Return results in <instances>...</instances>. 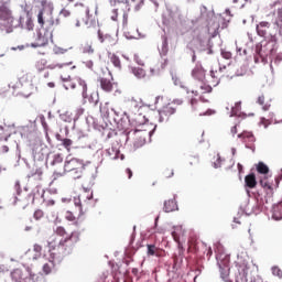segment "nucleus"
Segmentation results:
<instances>
[{"label": "nucleus", "instance_id": "f257e3e1", "mask_svg": "<svg viewBox=\"0 0 282 282\" xmlns=\"http://www.w3.org/2000/svg\"><path fill=\"white\" fill-rule=\"evenodd\" d=\"M258 36L264 41L256 44L254 63H259V58L265 61L268 56H274L279 50V36H282V8L278 10V18L273 22L262 21L256 26Z\"/></svg>", "mask_w": 282, "mask_h": 282}, {"label": "nucleus", "instance_id": "f03ea898", "mask_svg": "<svg viewBox=\"0 0 282 282\" xmlns=\"http://www.w3.org/2000/svg\"><path fill=\"white\" fill-rule=\"evenodd\" d=\"M55 232L62 238H55L47 242L50 252L48 261L52 263V265L63 263V259H65V257H69V254L74 252L76 243L80 241V231H73L67 235L65 227L58 226Z\"/></svg>", "mask_w": 282, "mask_h": 282}, {"label": "nucleus", "instance_id": "7ed1b4c3", "mask_svg": "<svg viewBox=\"0 0 282 282\" xmlns=\"http://www.w3.org/2000/svg\"><path fill=\"white\" fill-rule=\"evenodd\" d=\"M247 195L249 198L240 205V210L248 217L268 213L272 204H274V188H269L268 192H251L247 189Z\"/></svg>", "mask_w": 282, "mask_h": 282}, {"label": "nucleus", "instance_id": "20e7f679", "mask_svg": "<svg viewBox=\"0 0 282 282\" xmlns=\"http://www.w3.org/2000/svg\"><path fill=\"white\" fill-rule=\"evenodd\" d=\"M23 15L19 20L12 15V3L10 0H0V32L1 34H12L17 28H23Z\"/></svg>", "mask_w": 282, "mask_h": 282}, {"label": "nucleus", "instance_id": "39448f33", "mask_svg": "<svg viewBox=\"0 0 282 282\" xmlns=\"http://www.w3.org/2000/svg\"><path fill=\"white\" fill-rule=\"evenodd\" d=\"M110 6H119L123 11V25L127 23V19H129V14L127 12L131 11V8H134L135 12L142 9L144 6V0H109Z\"/></svg>", "mask_w": 282, "mask_h": 282}, {"label": "nucleus", "instance_id": "423d86ee", "mask_svg": "<svg viewBox=\"0 0 282 282\" xmlns=\"http://www.w3.org/2000/svg\"><path fill=\"white\" fill-rule=\"evenodd\" d=\"M82 166H87L85 164V161L73 158L70 154L66 156L64 161V172L63 173H56V175H59V177H63L66 173H72V171H75L76 169H80Z\"/></svg>", "mask_w": 282, "mask_h": 282}, {"label": "nucleus", "instance_id": "0eeeda50", "mask_svg": "<svg viewBox=\"0 0 282 282\" xmlns=\"http://www.w3.org/2000/svg\"><path fill=\"white\" fill-rule=\"evenodd\" d=\"M34 274L32 273L31 267H25V272L21 269H14L11 272L12 282H32L34 281Z\"/></svg>", "mask_w": 282, "mask_h": 282}, {"label": "nucleus", "instance_id": "6e6552de", "mask_svg": "<svg viewBox=\"0 0 282 282\" xmlns=\"http://www.w3.org/2000/svg\"><path fill=\"white\" fill-rule=\"evenodd\" d=\"M237 138L242 140V142L245 144V149H249L250 151H252V153H254V151L257 149L254 147V143L257 142V138L254 137V133L245 130L241 133H239L237 135Z\"/></svg>", "mask_w": 282, "mask_h": 282}, {"label": "nucleus", "instance_id": "1a4fd4ad", "mask_svg": "<svg viewBox=\"0 0 282 282\" xmlns=\"http://www.w3.org/2000/svg\"><path fill=\"white\" fill-rule=\"evenodd\" d=\"M132 135H134L133 150L142 149L147 144V131L144 130H133Z\"/></svg>", "mask_w": 282, "mask_h": 282}, {"label": "nucleus", "instance_id": "9d476101", "mask_svg": "<svg viewBox=\"0 0 282 282\" xmlns=\"http://www.w3.org/2000/svg\"><path fill=\"white\" fill-rule=\"evenodd\" d=\"M177 195H174L173 198L164 200L163 203V212L164 213H175V210H180L177 206V199L175 198Z\"/></svg>", "mask_w": 282, "mask_h": 282}, {"label": "nucleus", "instance_id": "9b49d317", "mask_svg": "<svg viewBox=\"0 0 282 282\" xmlns=\"http://www.w3.org/2000/svg\"><path fill=\"white\" fill-rule=\"evenodd\" d=\"M192 76L196 80H199V83H204V80L206 79V70L204 69V66L197 63L194 69L192 70Z\"/></svg>", "mask_w": 282, "mask_h": 282}, {"label": "nucleus", "instance_id": "f8f14e48", "mask_svg": "<svg viewBox=\"0 0 282 282\" xmlns=\"http://www.w3.org/2000/svg\"><path fill=\"white\" fill-rule=\"evenodd\" d=\"M106 155H108L110 160H118L119 158L120 160H124V154L120 153V148H118L116 144L106 150Z\"/></svg>", "mask_w": 282, "mask_h": 282}, {"label": "nucleus", "instance_id": "ddd939ff", "mask_svg": "<svg viewBox=\"0 0 282 282\" xmlns=\"http://www.w3.org/2000/svg\"><path fill=\"white\" fill-rule=\"evenodd\" d=\"M133 130H124L121 133H119L117 139V147H124L129 142V138L132 135Z\"/></svg>", "mask_w": 282, "mask_h": 282}, {"label": "nucleus", "instance_id": "4468645a", "mask_svg": "<svg viewBox=\"0 0 282 282\" xmlns=\"http://www.w3.org/2000/svg\"><path fill=\"white\" fill-rule=\"evenodd\" d=\"M176 15L177 13L173 9L166 7V12L162 14L163 25H171V21H175Z\"/></svg>", "mask_w": 282, "mask_h": 282}, {"label": "nucleus", "instance_id": "2eb2a0df", "mask_svg": "<svg viewBox=\"0 0 282 282\" xmlns=\"http://www.w3.org/2000/svg\"><path fill=\"white\" fill-rule=\"evenodd\" d=\"M43 248L40 245H34L33 250L29 249L24 257H32V261H36L41 257Z\"/></svg>", "mask_w": 282, "mask_h": 282}, {"label": "nucleus", "instance_id": "dca6fc26", "mask_svg": "<svg viewBox=\"0 0 282 282\" xmlns=\"http://www.w3.org/2000/svg\"><path fill=\"white\" fill-rule=\"evenodd\" d=\"M48 42L47 36L43 35L41 32H37L36 42L31 43V47H45Z\"/></svg>", "mask_w": 282, "mask_h": 282}, {"label": "nucleus", "instance_id": "f3484780", "mask_svg": "<svg viewBox=\"0 0 282 282\" xmlns=\"http://www.w3.org/2000/svg\"><path fill=\"white\" fill-rule=\"evenodd\" d=\"M245 186L246 193H248V188H254L257 186V175L254 173H250L245 177Z\"/></svg>", "mask_w": 282, "mask_h": 282}, {"label": "nucleus", "instance_id": "a211bd4d", "mask_svg": "<svg viewBox=\"0 0 282 282\" xmlns=\"http://www.w3.org/2000/svg\"><path fill=\"white\" fill-rule=\"evenodd\" d=\"M162 45L159 47V53L161 56H166L169 54V37L166 35L161 36Z\"/></svg>", "mask_w": 282, "mask_h": 282}, {"label": "nucleus", "instance_id": "6ab92c4d", "mask_svg": "<svg viewBox=\"0 0 282 282\" xmlns=\"http://www.w3.org/2000/svg\"><path fill=\"white\" fill-rule=\"evenodd\" d=\"M100 83V87L104 91H113V84L111 83V80L107 79V78H102L100 77L99 79Z\"/></svg>", "mask_w": 282, "mask_h": 282}, {"label": "nucleus", "instance_id": "aec40b11", "mask_svg": "<svg viewBox=\"0 0 282 282\" xmlns=\"http://www.w3.org/2000/svg\"><path fill=\"white\" fill-rule=\"evenodd\" d=\"M175 265L184 263V248L178 247V252L173 256Z\"/></svg>", "mask_w": 282, "mask_h": 282}, {"label": "nucleus", "instance_id": "412c9836", "mask_svg": "<svg viewBox=\"0 0 282 282\" xmlns=\"http://www.w3.org/2000/svg\"><path fill=\"white\" fill-rule=\"evenodd\" d=\"M208 33L212 35L210 39H215L219 34V23L214 22V24H207Z\"/></svg>", "mask_w": 282, "mask_h": 282}, {"label": "nucleus", "instance_id": "4be33fe9", "mask_svg": "<svg viewBox=\"0 0 282 282\" xmlns=\"http://www.w3.org/2000/svg\"><path fill=\"white\" fill-rule=\"evenodd\" d=\"M24 12L26 14L25 26H23V24H22V26H20V28H22V29L24 28L25 30H29V32H30V31L34 30V21H32V17L30 15V11H28V9H24Z\"/></svg>", "mask_w": 282, "mask_h": 282}, {"label": "nucleus", "instance_id": "5701e85b", "mask_svg": "<svg viewBox=\"0 0 282 282\" xmlns=\"http://www.w3.org/2000/svg\"><path fill=\"white\" fill-rule=\"evenodd\" d=\"M176 111L177 109L166 106L163 107L162 110H159V116H165L166 118H171V116L175 115Z\"/></svg>", "mask_w": 282, "mask_h": 282}, {"label": "nucleus", "instance_id": "b1692460", "mask_svg": "<svg viewBox=\"0 0 282 282\" xmlns=\"http://www.w3.org/2000/svg\"><path fill=\"white\" fill-rule=\"evenodd\" d=\"M131 74H133V76L139 79L147 77V70L140 67H131Z\"/></svg>", "mask_w": 282, "mask_h": 282}, {"label": "nucleus", "instance_id": "393cba45", "mask_svg": "<svg viewBox=\"0 0 282 282\" xmlns=\"http://www.w3.org/2000/svg\"><path fill=\"white\" fill-rule=\"evenodd\" d=\"M30 129H32V121H30V124L19 126L18 131L20 132L21 138H28V133H30Z\"/></svg>", "mask_w": 282, "mask_h": 282}, {"label": "nucleus", "instance_id": "a878e982", "mask_svg": "<svg viewBox=\"0 0 282 282\" xmlns=\"http://www.w3.org/2000/svg\"><path fill=\"white\" fill-rule=\"evenodd\" d=\"M257 171L260 173V175H268L270 173V167L263 162H259L257 165Z\"/></svg>", "mask_w": 282, "mask_h": 282}, {"label": "nucleus", "instance_id": "bb28decb", "mask_svg": "<svg viewBox=\"0 0 282 282\" xmlns=\"http://www.w3.org/2000/svg\"><path fill=\"white\" fill-rule=\"evenodd\" d=\"M85 171V166L78 167L76 170H72V177L73 180H80L83 177V172Z\"/></svg>", "mask_w": 282, "mask_h": 282}, {"label": "nucleus", "instance_id": "cd10ccee", "mask_svg": "<svg viewBox=\"0 0 282 282\" xmlns=\"http://www.w3.org/2000/svg\"><path fill=\"white\" fill-rule=\"evenodd\" d=\"M56 164H63V154L57 153L52 156L51 166H56Z\"/></svg>", "mask_w": 282, "mask_h": 282}, {"label": "nucleus", "instance_id": "c85d7f7f", "mask_svg": "<svg viewBox=\"0 0 282 282\" xmlns=\"http://www.w3.org/2000/svg\"><path fill=\"white\" fill-rule=\"evenodd\" d=\"M239 111H241V101L236 102L235 106L231 107L230 118H235V116H239Z\"/></svg>", "mask_w": 282, "mask_h": 282}, {"label": "nucleus", "instance_id": "c756f323", "mask_svg": "<svg viewBox=\"0 0 282 282\" xmlns=\"http://www.w3.org/2000/svg\"><path fill=\"white\" fill-rule=\"evenodd\" d=\"M77 83L80 87H83L82 96L83 98H87V82H85L83 78H78Z\"/></svg>", "mask_w": 282, "mask_h": 282}, {"label": "nucleus", "instance_id": "7c9ffc66", "mask_svg": "<svg viewBox=\"0 0 282 282\" xmlns=\"http://www.w3.org/2000/svg\"><path fill=\"white\" fill-rule=\"evenodd\" d=\"M223 162H226V159L221 158V155L218 153L216 156V161L213 162V167L221 169Z\"/></svg>", "mask_w": 282, "mask_h": 282}, {"label": "nucleus", "instance_id": "2f4dec72", "mask_svg": "<svg viewBox=\"0 0 282 282\" xmlns=\"http://www.w3.org/2000/svg\"><path fill=\"white\" fill-rule=\"evenodd\" d=\"M110 61H111L112 65H115V67H117L118 69H120L122 67V65L120 63V57H118V55L112 54V56L110 57Z\"/></svg>", "mask_w": 282, "mask_h": 282}, {"label": "nucleus", "instance_id": "473e14b6", "mask_svg": "<svg viewBox=\"0 0 282 282\" xmlns=\"http://www.w3.org/2000/svg\"><path fill=\"white\" fill-rule=\"evenodd\" d=\"M271 272L273 276H278V279H282V270L279 267H272Z\"/></svg>", "mask_w": 282, "mask_h": 282}, {"label": "nucleus", "instance_id": "72a5a7b5", "mask_svg": "<svg viewBox=\"0 0 282 282\" xmlns=\"http://www.w3.org/2000/svg\"><path fill=\"white\" fill-rule=\"evenodd\" d=\"M59 119L63 120V122H72V115H69V112L61 113Z\"/></svg>", "mask_w": 282, "mask_h": 282}, {"label": "nucleus", "instance_id": "f704fd0d", "mask_svg": "<svg viewBox=\"0 0 282 282\" xmlns=\"http://www.w3.org/2000/svg\"><path fill=\"white\" fill-rule=\"evenodd\" d=\"M260 186L263 187V193H268L269 188H272V185L265 180H260Z\"/></svg>", "mask_w": 282, "mask_h": 282}, {"label": "nucleus", "instance_id": "c9c22d12", "mask_svg": "<svg viewBox=\"0 0 282 282\" xmlns=\"http://www.w3.org/2000/svg\"><path fill=\"white\" fill-rule=\"evenodd\" d=\"M89 102L93 105H98V93H93L90 97L88 98Z\"/></svg>", "mask_w": 282, "mask_h": 282}, {"label": "nucleus", "instance_id": "e433bc0d", "mask_svg": "<svg viewBox=\"0 0 282 282\" xmlns=\"http://www.w3.org/2000/svg\"><path fill=\"white\" fill-rule=\"evenodd\" d=\"M99 110H100L102 118H106V120L109 119V109L107 107L100 106Z\"/></svg>", "mask_w": 282, "mask_h": 282}, {"label": "nucleus", "instance_id": "4c0bfd02", "mask_svg": "<svg viewBox=\"0 0 282 282\" xmlns=\"http://www.w3.org/2000/svg\"><path fill=\"white\" fill-rule=\"evenodd\" d=\"M155 250H156L155 245H148V254L150 257H155Z\"/></svg>", "mask_w": 282, "mask_h": 282}, {"label": "nucleus", "instance_id": "58836bf2", "mask_svg": "<svg viewBox=\"0 0 282 282\" xmlns=\"http://www.w3.org/2000/svg\"><path fill=\"white\" fill-rule=\"evenodd\" d=\"M174 228H175V230L172 231V237H173L174 241L178 242L180 241V235L177 234V230H181L182 227H174Z\"/></svg>", "mask_w": 282, "mask_h": 282}, {"label": "nucleus", "instance_id": "ea45409f", "mask_svg": "<svg viewBox=\"0 0 282 282\" xmlns=\"http://www.w3.org/2000/svg\"><path fill=\"white\" fill-rule=\"evenodd\" d=\"M37 22L43 28V25L45 24V20L43 19V10L39 11L37 14Z\"/></svg>", "mask_w": 282, "mask_h": 282}, {"label": "nucleus", "instance_id": "a19ab883", "mask_svg": "<svg viewBox=\"0 0 282 282\" xmlns=\"http://www.w3.org/2000/svg\"><path fill=\"white\" fill-rule=\"evenodd\" d=\"M65 219H67V221H76V216H74L72 212H66Z\"/></svg>", "mask_w": 282, "mask_h": 282}, {"label": "nucleus", "instance_id": "79ce46f5", "mask_svg": "<svg viewBox=\"0 0 282 282\" xmlns=\"http://www.w3.org/2000/svg\"><path fill=\"white\" fill-rule=\"evenodd\" d=\"M187 50H189V52H192V63H195V61H197V55L195 54V48L191 47V44H188Z\"/></svg>", "mask_w": 282, "mask_h": 282}, {"label": "nucleus", "instance_id": "37998d69", "mask_svg": "<svg viewBox=\"0 0 282 282\" xmlns=\"http://www.w3.org/2000/svg\"><path fill=\"white\" fill-rule=\"evenodd\" d=\"M199 46H196L197 52H206V45H204V41H198Z\"/></svg>", "mask_w": 282, "mask_h": 282}, {"label": "nucleus", "instance_id": "c03bdc74", "mask_svg": "<svg viewBox=\"0 0 282 282\" xmlns=\"http://www.w3.org/2000/svg\"><path fill=\"white\" fill-rule=\"evenodd\" d=\"M221 56L223 58H226L227 61L232 58V53L228 52V51H221Z\"/></svg>", "mask_w": 282, "mask_h": 282}, {"label": "nucleus", "instance_id": "a18cd8bd", "mask_svg": "<svg viewBox=\"0 0 282 282\" xmlns=\"http://www.w3.org/2000/svg\"><path fill=\"white\" fill-rule=\"evenodd\" d=\"M83 53H84V54H94V50L91 48V45H86V46L83 48Z\"/></svg>", "mask_w": 282, "mask_h": 282}, {"label": "nucleus", "instance_id": "49530a36", "mask_svg": "<svg viewBox=\"0 0 282 282\" xmlns=\"http://www.w3.org/2000/svg\"><path fill=\"white\" fill-rule=\"evenodd\" d=\"M216 111L214 109H207L205 112H200L199 116H214Z\"/></svg>", "mask_w": 282, "mask_h": 282}, {"label": "nucleus", "instance_id": "de8ad7c7", "mask_svg": "<svg viewBox=\"0 0 282 282\" xmlns=\"http://www.w3.org/2000/svg\"><path fill=\"white\" fill-rule=\"evenodd\" d=\"M62 143H63V147H65L67 149V147H72L73 141H72V139H63Z\"/></svg>", "mask_w": 282, "mask_h": 282}, {"label": "nucleus", "instance_id": "09e8293b", "mask_svg": "<svg viewBox=\"0 0 282 282\" xmlns=\"http://www.w3.org/2000/svg\"><path fill=\"white\" fill-rule=\"evenodd\" d=\"M200 89L205 91V94H210L213 91V86L207 85V86H200Z\"/></svg>", "mask_w": 282, "mask_h": 282}, {"label": "nucleus", "instance_id": "8fccbe9b", "mask_svg": "<svg viewBox=\"0 0 282 282\" xmlns=\"http://www.w3.org/2000/svg\"><path fill=\"white\" fill-rule=\"evenodd\" d=\"M153 6L159 9L162 3H164V0H150Z\"/></svg>", "mask_w": 282, "mask_h": 282}, {"label": "nucleus", "instance_id": "3c124183", "mask_svg": "<svg viewBox=\"0 0 282 282\" xmlns=\"http://www.w3.org/2000/svg\"><path fill=\"white\" fill-rule=\"evenodd\" d=\"M194 161H189V166H193V164H199V155L192 156Z\"/></svg>", "mask_w": 282, "mask_h": 282}, {"label": "nucleus", "instance_id": "603ef678", "mask_svg": "<svg viewBox=\"0 0 282 282\" xmlns=\"http://www.w3.org/2000/svg\"><path fill=\"white\" fill-rule=\"evenodd\" d=\"M41 217H43V210L37 209L34 213V219H41Z\"/></svg>", "mask_w": 282, "mask_h": 282}, {"label": "nucleus", "instance_id": "864d4df0", "mask_svg": "<svg viewBox=\"0 0 282 282\" xmlns=\"http://www.w3.org/2000/svg\"><path fill=\"white\" fill-rule=\"evenodd\" d=\"M70 12L68 10L62 9L59 12L61 17H64V19H67L69 17Z\"/></svg>", "mask_w": 282, "mask_h": 282}, {"label": "nucleus", "instance_id": "5fc2aeb1", "mask_svg": "<svg viewBox=\"0 0 282 282\" xmlns=\"http://www.w3.org/2000/svg\"><path fill=\"white\" fill-rule=\"evenodd\" d=\"M172 80H173L174 85H180V87H182V82H180V78H177L176 75L172 74Z\"/></svg>", "mask_w": 282, "mask_h": 282}, {"label": "nucleus", "instance_id": "6e6d98bb", "mask_svg": "<svg viewBox=\"0 0 282 282\" xmlns=\"http://www.w3.org/2000/svg\"><path fill=\"white\" fill-rule=\"evenodd\" d=\"M172 80H173L174 85H180V87H182V82H180V78H177L176 75L172 74Z\"/></svg>", "mask_w": 282, "mask_h": 282}, {"label": "nucleus", "instance_id": "4d7b16f0", "mask_svg": "<svg viewBox=\"0 0 282 282\" xmlns=\"http://www.w3.org/2000/svg\"><path fill=\"white\" fill-rule=\"evenodd\" d=\"M43 272H45L46 274H50V272H52V267H50L47 263H45L43 265Z\"/></svg>", "mask_w": 282, "mask_h": 282}, {"label": "nucleus", "instance_id": "13d9d810", "mask_svg": "<svg viewBox=\"0 0 282 282\" xmlns=\"http://www.w3.org/2000/svg\"><path fill=\"white\" fill-rule=\"evenodd\" d=\"M111 21H118V9L112 10Z\"/></svg>", "mask_w": 282, "mask_h": 282}, {"label": "nucleus", "instance_id": "bf43d9fd", "mask_svg": "<svg viewBox=\"0 0 282 282\" xmlns=\"http://www.w3.org/2000/svg\"><path fill=\"white\" fill-rule=\"evenodd\" d=\"M15 191H17V195H21L22 189H21V183L19 181L15 183Z\"/></svg>", "mask_w": 282, "mask_h": 282}, {"label": "nucleus", "instance_id": "052dcab7", "mask_svg": "<svg viewBox=\"0 0 282 282\" xmlns=\"http://www.w3.org/2000/svg\"><path fill=\"white\" fill-rule=\"evenodd\" d=\"M257 102L258 105H263L265 102V96L263 95L259 96Z\"/></svg>", "mask_w": 282, "mask_h": 282}, {"label": "nucleus", "instance_id": "680f3d73", "mask_svg": "<svg viewBox=\"0 0 282 282\" xmlns=\"http://www.w3.org/2000/svg\"><path fill=\"white\" fill-rule=\"evenodd\" d=\"M134 61H135L137 64H139V65H141V67H143L144 62H142V59H140V56L134 55Z\"/></svg>", "mask_w": 282, "mask_h": 282}, {"label": "nucleus", "instance_id": "e2e57ef3", "mask_svg": "<svg viewBox=\"0 0 282 282\" xmlns=\"http://www.w3.org/2000/svg\"><path fill=\"white\" fill-rule=\"evenodd\" d=\"M126 173L128 175V180H131L133 177V171H131V169H126Z\"/></svg>", "mask_w": 282, "mask_h": 282}, {"label": "nucleus", "instance_id": "0e129e2a", "mask_svg": "<svg viewBox=\"0 0 282 282\" xmlns=\"http://www.w3.org/2000/svg\"><path fill=\"white\" fill-rule=\"evenodd\" d=\"M98 40L100 41V43H105V35H102V32H100V30L98 31Z\"/></svg>", "mask_w": 282, "mask_h": 282}, {"label": "nucleus", "instance_id": "69168bd1", "mask_svg": "<svg viewBox=\"0 0 282 282\" xmlns=\"http://www.w3.org/2000/svg\"><path fill=\"white\" fill-rule=\"evenodd\" d=\"M173 105H184V99H174L172 101Z\"/></svg>", "mask_w": 282, "mask_h": 282}, {"label": "nucleus", "instance_id": "338daca9", "mask_svg": "<svg viewBox=\"0 0 282 282\" xmlns=\"http://www.w3.org/2000/svg\"><path fill=\"white\" fill-rule=\"evenodd\" d=\"M237 127H238L237 124L231 127V130H230L231 135H237Z\"/></svg>", "mask_w": 282, "mask_h": 282}, {"label": "nucleus", "instance_id": "774afa93", "mask_svg": "<svg viewBox=\"0 0 282 282\" xmlns=\"http://www.w3.org/2000/svg\"><path fill=\"white\" fill-rule=\"evenodd\" d=\"M10 151V148L8 147V145H3L2 148H1V152L2 153H8Z\"/></svg>", "mask_w": 282, "mask_h": 282}]
</instances>
